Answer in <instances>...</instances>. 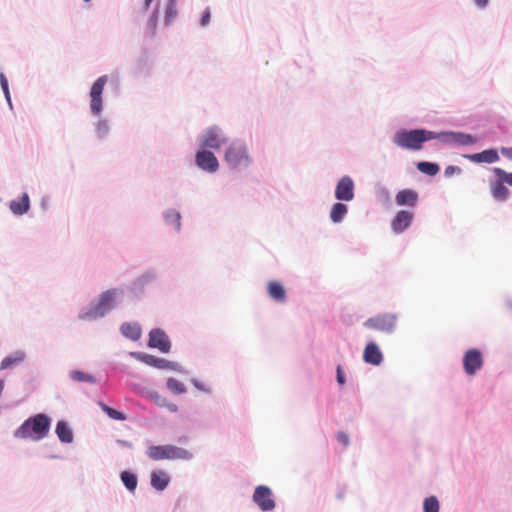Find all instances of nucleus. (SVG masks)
I'll return each mask as SVG.
<instances>
[{
    "label": "nucleus",
    "mask_w": 512,
    "mask_h": 512,
    "mask_svg": "<svg viewBox=\"0 0 512 512\" xmlns=\"http://www.w3.org/2000/svg\"><path fill=\"white\" fill-rule=\"evenodd\" d=\"M146 455L153 461H190L194 455L188 449L176 446L174 444H153L146 449Z\"/></svg>",
    "instance_id": "nucleus-6"
},
{
    "label": "nucleus",
    "mask_w": 512,
    "mask_h": 512,
    "mask_svg": "<svg viewBox=\"0 0 512 512\" xmlns=\"http://www.w3.org/2000/svg\"><path fill=\"white\" fill-rule=\"evenodd\" d=\"M497 128L502 132V133H507L508 132V125H507V120L505 118H500L498 121H497Z\"/></svg>",
    "instance_id": "nucleus-49"
},
{
    "label": "nucleus",
    "mask_w": 512,
    "mask_h": 512,
    "mask_svg": "<svg viewBox=\"0 0 512 512\" xmlns=\"http://www.w3.org/2000/svg\"><path fill=\"white\" fill-rule=\"evenodd\" d=\"M98 405L101 408V410L112 420L125 421L128 418V415L123 410L111 406L102 400L98 402Z\"/></svg>",
    "instance_id": "nucleus-35"
},
{
    "label": "nucleus",
    "mask_w": 512,
    "mask_h": 512,
    "mask_svg": "<svg viewBox=\"0 0 512 512\" xmlns=\"http://www.w3.org/2000/svg\"><path fill=\"white\" fill-rule=\"evenodd\" d=\"M362 360L364 363L375 367L384 362V354L376 341L370 340L365 344Z\"/></svg>",
    "instance_id": "nucleus-20"
},
{
    "label": "nucleus",
    "mask_w": 512,
    "mask_h": 512,
    "mask_svg": "<svg viewBox=\"0 0 512 512\" xmlns=\"http://www.w3.org/2000/svg\"><path fill=\"white\" fill-rule=\"evenodd\" d=\"M119 333L125 339L137 342L141 339L143 334L142 325L136 320L124 321L119 326Z\"/></svg>",
    "instance_id": "nucleus-24"
},
{
    "label": "nucleus",
    "mask_w": 512,
    "mask_h": 512,
    "mask_svg": "<svg viewBox=\"0 0 512 512\" xmlns=\"http://www.w3.org/2000/svg\"><path fill=\"white\" fill-rule=\"evenodd\" d=\"M68 375L75 383H88L91 385L99 384V380L94 374L80 368L71 369Z\"/></svg>",
    "instance_id": "nucleus-33"
},
{
    "label": "nucleus",
    "mask_w": 512,
    "mask_h": 512,
    "mask_svg": "<svg viewBox=\"0 0 512 512\" xmlns=\"http://www.w3.org/2000/svg\"><path fill=\"white\" fill-rule=\"evenodd\" d=\"M110 87L112 88L115 96H118L121 91V79L117 72L108 75V82Z\"/></svg>",
    "instance_id": "nucleus-42"
},
{
    "label": "nucleus",
    "mask_w": 512,
    "mask_h": 512,
    "mask_svg": "<svg viewBox=\"0 0 512 512\" xmlns=\"http://www.w3.org/2000/svg\"><path fill=\"white\" fill-rule=\"evenodd\" d=\"M164 225L173 229L176 233L182 231V214L176 208H167L162 211Z\"/></svg>",
    "instance_id": "nucleus-28"
},
{
    "label": "nucleus",
    "mask_w": 512,
    "mask_h": 512,
    "mask_svg": "<svg viewBox=\"0 0 512 512\" xmlns=\"http://www.w3.org/2000/svg\"><path fill=\"white\" fill-rule=\"evenodd\" d=\"M108 82V75L103 74L97 77L91 84L88 92L89 113L92 117L98 118L94 123L95 135L99 141L105 140L110 133V123L106 118H102L105 102L104 90Z\"/></svg>",
    "instance_id": "nucleus-3"
},
{
    "label": "nucleus",
    "mask_w": 512,
    "mask_h": 512,
    "mask_svg": "<svg viewBox=\"0 0 512 512\" xmlns=\"http://www.w3.org/2000/svg\"><path fill=\"white\" fill-rule=\"evenodd\" d=\"M269 298L276 303H286L288 296L284 284L279 280H269L266 285Z\"/></svg>",
    "instance_id": "nucleus-26"
},
{
    "label": "nucleus",
    "mask_w": 512,
    "mask_h": 512,
    "mask_svg": "<svg viewBox=\"0 0 512 512\" xmlns=\"http://www.w3.org/2000/svg\"><path fill=\"white\" fill-rule=\"evenodd\" d=\"M0 87L3 94L10 92L9 81L4 72H0Z\"/></svg>",
    "instance_id": "nucleus-47"
},
{
    "label": "nucleus",
    "mask_w": 512,
    "mask_h": 512,
    "mask_svg": "<svg viewBox=\"0 0 512 512\" xmlns=\"http://www.w3.org/2000/svg\"><path fill=\"white\" fill-rule=\"evenodd\" d=\"M344 496H345V491L343 489L339 490L337 493H336V498L338 500H343L344 499Z\"/></svg>",
    "instance_id": "nucleus-58"
},
{
    "label": "nucleus",
    "mask_w": 512,
    "mask_h": 512,
    "mask_svg": "<svg viewBox=\"0 0 512 512\" xmlns=\"http://www.w3.org/2000/svg\"><path fill=\"white\" fill-rule=\"evenodd\" d=\"M252 502L261 512H272L277 506L273 490L265 484L255 486L252 494Z\"/></svg>",
    "instance_id": "nucleus-13"
},
{
    "label": "nucleus",
    "mask_w": 512,
    "mask_h": 512,
    "mask_svg": "<svg viewBox=\"0 0 512 512\" xmlns=\"http://www.w3.org/2000/svg\"><path fill=\"white\" fill-rule=\"evenodd\" d=\"M155 0H143L142 1V5H141V8H140V12L142 14H145L147 13L150 9H151V6L153 4Z\"/></svg>",
    "instance_id": "nucleus-50"
},
{
    "label": "nucleus",
    "mask_w": 512,
    "mask_h": 512,
    "mask_svg": "<svg viewBox=\"0 0 512 512\" xmlns=\"http://www.w3.org/2000/svg\"><path fill=\"white\" fill-rule=\"evenodd\" d=\"M166 409H167L169 412H171V413H176V412H178L179 407H178V405H177L176 403H173V402H171V401H168V402H167Z\"/></svg>",
    "instance_id": "nucleus-54"
},
{
    "label": "nucleus",
    "mask_w": 512,
    "mask_h": 512,
    "mask_svg": "<svg viewBox=\"0 0 512 512\" xmlns=\"http://www.w3.org/2000/svg\"><path fill=\"white\" fill-rule=\"evenodd\" d=\"M198 427L207 428V427H208V425H206V424H204V423H199V424H198Z\"/></svg>",
    "instance_id": "nucleus-60"
},
{
    "label": "nucleus",
    "mask_w": 512,
    "mask_h": 512,
    "mask_svg": "<svg viewBox=\"0 0 512 512\" xmlns=\"http://www.w3.org/2000/svg\"><path fill=\"white\" fill-rule=\"evenodd\" d=\"M416 169L429 177H435L441 170V166L438 162L420 160L415 162Z\"/></svg>",
    "instance_id": "nucleus-34"
},
{
    "label": "nucleus",
    "mask_w": 512,
    "mask_h": 512,
    "mask_svg": "<svg viewBox=\"0 0 512 512\" xmlns=\"http://www.w3.org/2000/svg\"><path fill=\"white\" fill-rule=\"evenodd\" d=\"M4 98H5V101H6L7 105H8V107H9V109L11 111H13V102H12V98H11V93L10 92L5 93L4 94Z\"/></svg>",
    "instance_id": "nucleus-56"
},
{
    "label": "nucleus",
    "mask_w": 512,
    "mask_h": 512,
    "mask_svg": "<svg viewBox=\"0 0 512 512\" xmlns=\"http://www.w3.org/2000/svg\"><path fill=\"white\" fill-rule=\"evenodd\" d=\"M125 298V289L111 287L101 291L78 311L77 318L80 321H97L105 318L112 311L118 309Z\"/></svg>",
    "instance_id": "nucleus-2"
},
{
    "label": "nucleus",
    "mask_w": 512,
    "mask_h": 512,
    "mask_svg": "<svg viewBox=\"0 0 512 512\" xmlns=\"http://www.w3.org/2000/svg\"><path fill=\"white\" fill-rule=\"evenodd\" d=\"M146 346L162 354H169L173 344L168 333L163 328L153 327L148 332Z\"/></svg>",
    "instance_id": "nucleus-14"
},
{
    "label": "nucleus",
    "mask_w": 512,
    "mask_h": 512,
    "mask_svg": "<svg viewBox=\"0 0 512 512\" xmlns=\"http://www.w3.org/2000/svg\"><path fill=\"white\" fill-rule=\"evenodd\" d=\"M49 458L50 459H57V458H59V456L58 455H50Z\"/></svg>",
    "instance_id": "nucleus-61"
},
{
    "label": "nucleus",
    "mask_w": 512,
    "mask_h": 512,
    "mask_svg": "<svg viewBox=\"0 0 512 512\" xmlns=\"http://www.w3.org/2000/svg\"><path fill=\"white\" fill-rule=\"evenodd\" d=\"M346 201H337L333 203L329 211V219L333 224H340L346 218L349 207Z\"/></svg>",
    "instance_id": "nucleus-30"
},
{
    "label": "nucleus",
    "mask_w": 512,
    "mask_h": 512,
    "mask_svg": "<svg viewBox=\"0 0 512 512\" xmlns=\"http://www.w3.org/2000/svg\"><path fill=\"white\" fill-rule=\"evenodd\" d=\"M176 441L180 444H187L190 441V438L187 435H181L176 439Z\"/></svg>",
    "instance_id": "nucleus-57"
},
{
    "label": "nucleus",
    "mask_w": 512,
    "mask_h": 512,
    "mask_svg": "<svg viewBox=\"0 0 512 512\" xmlns=\"http://www.w3.org/2000/svg\"><path fill=\"white\" fill-rule=\"evenodd\" d=\"M177 3L166 2L164 6L163 24L165 27H170L174 20L178 17Z\"/></svg>",
    "instance_id": "nucleus-38"
},
{
    "label": "nucleus",
    "mask_w": 512,
    "mask_h": 512,
    "mask_svg": "<svg viewBox=\"0 0 512 512\" xmlns=\"http://www.w3.org/2000/svg\"><path fill=\"white\" fill-rule=\"evenodd\" d=\"M397 324V315L393 313H379L368 318L364 323V327L386 334L394 333Z\"/></svg>",
    "instance_id": "nucleus-15"
},
{
    "label": "nucleus",
    "mask_w": 512,
    "mask_h": 512,
    "mask_svg": "<svg viewBox=\"0 0 512 512\" xmlns=\"http://www.w3.org/2000/svg\"><path fill=\"white\" fill-rule=\"evenodd\" d=\"M491 171L496 177H502L503 181L510 187H512V172H508L500 167H492Z\"/></svg>",
    "instance_id": "nucleus-43"
},
{
    "label": "nucleus",
    "mask_w": 512,
    "mask_h": 512,
    "mask_svg": "<svg viewBox=\"0 0 512 512\" xmlns=\"http://www.w3.org/2000/svg\"><path fill=\"white\" fill-rule=\"evenodd\" d=\"M158 278V271L155 268L146 269L127 286L126 290L128 292L129 299L132 302L142 301L146 297L147 288L155 284Z\"/></svg>",
    "instance_id": "nucleus-7"
},
{
    "label": "nucleus",
    "mask_w": 512,
    "mask_h": 512,
    "mask_svg": "<svg viewBox=\"0 0 512 512\" xmlns=\"http://www.w3.org/2000/svg\"><path fill=\"white\" fill-rule=\"evenodd\" d=\"M231 139L219 125L205 128L197 139V145L216 152L227 146Z\"/></svg>",
    "instance_id": "nucleus-9"
},
{
    "label": "nucleus",
    "mask_w": 512,
    "mask_h": 512,
    "mask_svg": "<svg viewBox=\"0 0 512 512\" xmlns=\"http://www.w3.org/2000/svg\"><path fill=\"white\" fill-rule=\"evenodd\" d=\"M483 137L460 130H431L423 126L399 127L391 137V142L398 148L419 152L424 149L427 142L437 140L448 148L473 147Z\"/></svg>",
    "instance_id": "nucleus-1"
},
{
    "label": "nucleus",
    "mask_w": 512,
    "mask_h": 512,
    "mask_svg": "<svg viewBox=\"0 0 512 512\" xmlns=\"http://www.w3.org/2000/svg\"><path fill=\"white\" fill-rule=\"evenodd\" d=\"M26 359V353L23 350H16L6 355L0 362V371L13 369Z\"/></svg>",
    "instance_id": "nucleus-31"
},
{
    "label": "nucleus",
    "mask_w": 512,
    "mask_h": 512,
    "mask_svg": "<svg viewBox=\"0 0 512 512\" xmlns=\"http://www.w3.org/2000/svg\"><path fill=\"white\" fill-rule=\"evenodd\" d=\"M484 363V353L480 348L470 347L464 351L462 369L467 376H475L483 368Z\"/></svg>",
    "instance_id": "nucleus-12"
},
{
    "label": "nucleus",
    "mask_w": 512,
    "mask_h": 512,
    "mask_svg": "<svg viewBox=\"0 0 512 512\" xmlns=\"http://www.w3.org/2000/svg\"><path fill=\"white\" fill-rule=\"evenodd\" d=\"M335 374L337 385L340 389L344 388L347 384V375L343 364L338 363L336 365Z\"/></svg>",
    "instance_id": "nucleus-41"
},
{
    "label": "nucleus",
    "mask_w": 512,
    "mask_h": 512,
    "mask_svg": "<svg viewBox=\"0 0 512 512\" xmlns=\"http://www.w3.org/2000/svg\"><path fill=\"white\" fill-rule=\"evenodd\" d=\"M489 184L491 196L496 202H506L509 199L511 192L502 177L494 175V177L489 179Z\"/></svg>",
    "instance_id": "nucleus-22"
},
{
    "label": "nucleus",
    "mask_w": 512,
    "mask_h": 512,
    "mask_svg": "<svg viewBox=\"0 0 512 512\" xmlns=\"http://www.w3.org/2000/svg\"><path fill=\"white\" fill-rule=\"evenodd\" d=\"M415 213L409 209L398 210L390 221L391 230L395 235L406 232L413 224Z\"/></svg>",
    "instance_id": "nucleus-17"
},
{
    "label": "nucleus",
    "mask_w": 512,
    "mask_h": 512,
    "mask_svg": "<svg viewBox=\"0 0 512 512\" xmlns=\"http://www.w3.org/2000/svg\"><path fill=\"white\" fill-rule=\"evenodd\" d=\"M166 2H173V3H177L178 0H166Z\"/></svg>",
    "instance_id": "nucleus-62"
},
{
    "label": "nucleus",
    "mask_w": 512,
    "mask_h": 512,
    "mask_svg": "<svg viewBox=\"0 0 512 512\" xmlns=\"http://www.w3.org/2000/svg\"><path fill=\"white\" fill-rule=\"evenodd\" d=\"M211 17H212L211 9H210V7L207 6L204 8V10L200 14V17L198 20V25L201 28L207 27L211 22Z\"/></svg>",
    "instance_id": "nucleus-44"
},
{
    "label": "nucleus",
    "mask_w": 512,
    "mask_h": 512,
    "mask_svg": "<svg viewBox=\"0 0 512 512\" xmlns=\"http://www.w3.org/2000/svg\"><path fill=\"white\" fill-rule=\"evenodd\" d=\"M463 172L462 168L457 165H448L444 169V177L451 178L455 175H461Z\"/></svg>",
    "instance_id": "nucleus-45"
},
{
    "label": "nucleus",
    "mask_w": 512,
    "mask_h": 512,
    "mask_svg": "<svg viewBox=\"0 0 512 512\" xmlns=\"http://www.w3.org/2000/svg\"><path fill=\"white\" fill-rule=\"evenodd\" d=\"M440 501L436 495H429L423 499V512H440Z\"/></svg>",
    "instance_id": "nucleus-39"
},
{
    "label": "nucleus",
    "mask_w": 512,
    "mask_h": 512,
    "mask_svg": "<svg viewBox=\"0 0 512 512\" xmlns=\"http://www.w3.org/2000/svg\"><path fill=\"white\" fill-rule=\"evenodd\" d=\"M116 443L120 447H124V448H128V449H132L133 448V443L131 441H128V440H125V439H117Z\"/></svg>",
    "instance_id": "nucleus-52"
},
{
    "label": "nucleus",
    "mask_w": 512,
    "mask_h": 512,
    "mask_svg": "<svg viewBox=\"0 0 512 512\" xmlns=\"http://www.w3.org/2000/svg\"><path fill=\"white\" fill-rule=\"evenodd\" d=\"M103 371L110 378H120L126 371V365L115 361L106 362Z\"/></svg>",
    "instance_id": "nucleus-37"
},
{
    "label": "nucleus",
    "mask_w": 512,
    "mask_h": 512,
    "mask_svg": "<svg viewBox=\"0 0 512 512\" xmlns=\"http://www.w3.org/2000/svg\"><path fill=\"white\" fill-rule=\"evenodd\" d=\"M55 434L61 444L67 445L74 442V430L68 420L62 418L56 422Z\"/></svg>",
    "instance_id": "nucleus-27"
},
{
    "label": "nucleus",
    "mask_w": 512,
    "mask_h": 512,
    "mask_svg": "<svg viewBox=\"0 0 512 512\" xmlns=\"http://www.w3.org/2000/svg\"><path fill=\"white\" fill-rule=\"evenodd\" d=\"M499 152H500L504 157H506L507 159H509V160H511V161H512V146H510V147L502 146V147L499 149Z\"/></svg>",
    "instance_id": "nucleus-51"
},
{
    "label": "nucleus",
    "mask_w": 512,
    "mask_h": 512,
    "mask_svg": "<svg viewBox=\"0 0 512 512\" xmlns=\"http://www.w3.org/2000/svg\"><path fill=\"white\" fill-rule=\"evenodd\" d=\"M129 356L149 367L158 370H171L180 374H188V370L179 362L156 356L144 351H131Z\"/></svg>",
    "instance_id": "nucleus-8"
},
{
    "label": "nucleus",
    "mask_w": 512,
    "mask_h": 512,
    "mask_svg": "<svg viewBox=\"0 0 512 512\" xmlns=\"http://www.w3.org/2000/svg\"><path fill=\"white\" fill-rule=\"evenodd\" d=\"M377 195L379 198L381 199H384L386 202H389L390 201V192L389 190L382 186V187H379L378 191H377Z\"/></svg>",
    "instance_id": "nucleus-48"
},
{
    "label": "nucleus",
    "mask_w": 512,
    "mask_h": 512,
    "mask_svg": "<svg viewBox=\"0 0 512 512\" xmlns=\"http://www.w3.org/2000/svg\"><path fill=\"white\" fill-rule=\"evenodd\" d=\"M419 201V192L414 188H403L395 194V204L398 207H406L409 210H413L418 206Z\"/></svg>",
    "instance_id": "nucleus-19"
},
{
    "label": "nucleus",
    "mask_w": 512,
    "mask_h": 512,
    "mask_svg": "<svg viewBox=\"0 0 512 512\" xmlns=\"http://www.w3.org/2000/svg\"><path fill=\"white\" fill-rule=\"evenodd\" d=\"M356 185L354 179L350 175L341 176L334 188V198L337 201L351 202L355 198Z\"/></svg>",
    "instance_id": "nucleus-16"
},
{
    "label": "nucleus",
    "mask_w": 512,
    "mask_h": 512,
    "mask_svg": "<svg viewBox=\"0 0 512 512\" xmlns=\"http://www.w3.org/2000/svg\"><path fill=\"white\" fill-rule=\"evenodd\" d=\"M49 197L48 196H43L41 198V201H40V207L42 210H47L48 209V206H49Z\"/></svg>",
    "instance_id": "nucleus-55"
},
{
    "label": "nucleus",
    "mask_w": 512,
    "mask_h": 512,
    "mask_svg": "<svg viewBox=\"0 0 512 512\" xmlns=\"http://www.w3.org/2000/svg\"><path fill=\"white\" fill-rule=\"evenodd\" d=\"M474 5L479 9H485L488 7L490 0H472Z\"/></svg>",
    "instance_id": "nucleus-53"
},
{
    "label": "nucleus",
    "mask_w": 512,
    "mask_h": 512,
    "mask_svg": "<svg viewBox=\"0 0 512 512\" xmlns=\"http://www.w3.org/2000/svg\"><path fill=\"white\" fill-rule=\"evenodd\" d=\"M51 425L52 418L47 413H35L26 418L13 431V436L18 439L39 442L48 436Z\"/></svg>",
    "instance_id": "nucleus-4"
},
{
    "label": "nucleus",
    "mask_w": 512,
    "mask_h": 512,
    "mask_svg": "<svg viewBox=\"0 0 512 512\" xmlns=\"http://www.w3.org/2000/svg\"><path fill=\"white\" fill-rule=\"evenodd\" d=\"M165 387L176 396L184 395L188 391L187 386L182 381L172 376L166 378Z\"/></svg>",
    "instance_id": "nucleus-36"
},
{
    "label": "nucleus",
    "mask_w": 512,
    "mask_h": 512,
    "mask_svg": "<svg viewBox=\"0 0 512 512\" xmlns=\"http://www.w3.org/2000/svg\"><path fill=\"white\" fill-rule=\"evenodd\" d=\"M336 440L341 445L347 447L350 444V438L349 435L344 431H338L336 434Z\"/></svg>",
    "instance_id": "nucleus-46"
},
{
    "label": "nucleus",
    "mask_w": 512,
    "mask_h": 512,
    "mask_svg": "<svg viewBox=\"0 0 512 512\" xmlns=\"http://www.w3.org/2000/svg\"><path fill=\"white\" fill-rule=\"evenodd\" d=\"M136 391L142 398L153 402L157 407L166 408L169 400L161 396L158 391L141 385H137Z\"/></svg>",
    "instance_id": "nucleus-29"
},
{
    "label": "nucleus",
    "mask_w": 512,
    "mask_h": 512,
    "mask_svg": "<svg viewBox=\"0 0 512 512\" xmlns=\"http://www.w3.org/2000/svg\"><path fill=\"white\" fill-rule=\"evenodd\" d=\"M462 156L475 164H493L500 160L499 149L497 147H489L480 152L463 154Z\"/></svg>",
    "instance_id": "nucleus-21"
},
{
    "label": "nucleus",
    "mask_w": 512,
    "mask_h": 512,
    "mask_svg": "<svg viewBox=\"0 0 512 512\" xmlns=\"http://www.w3.org/2000/svg\"><path fill=\"white\" fill-rule=\"evenodd\" d=\"M155 68V57L149 47L142 45L140 53L134 61L131 68L133 78L137 80H147L153 75Z\"/></svg>",
    "instance_id": "nucleus-10"
},
{
    "label": "nucleus",
    "mask_w": 512,
    "mask_h": 512,
    "mask_svg": "<svg viewBox=\"0 0 512 512\" xmlns=\"http://www.w3.org/2000/svg\"><path fill=\"white\" fill-rule=\"evenodd\" d=\"M190 383L197 391H199L201 393L211 395L213 392L212 387L208 383H206L196 377L191 378Z\"/></svg>",
    "instance_id": "nucleus-40"
},
{
    "label": "nucleus",
    "mask_w": 512,
    "mask_h": 512,
    "mask_svg": "<svg viewBox=\"0 0 512 512\" xmlns=\"http://www.w3.org/2000/svg\"><path fill=\"white\" fill-rule=\"evenodd\" d=\"M119 476L126 490L134 494L139 482L138 473L133 469H124L120 472Z\"/></svg>",
    "instance_id": "nucleus-32"
},
{
    "label": "nucleus",
    "mask_w": 512,
    "mask_h": 512,
    "mask_svg": "<svg viewBox=\"0 0 512 512\" xmlns=\"http://www.w3.org/2000/svg\"><path fill=\"white\" fill-rule=\"evenodd\" d=\"M8 206L14 216L20 217L27 214L31 208L29 194L27 192H22L18 197L11 199Z\"/></svg>",
    "instance_id": "nucleus-25"
},
{
    "label": "nucleus",
    "mask_w": 512,
    "mask_h": 512,
    "mask_svg": "<svg viewBox=\"0 0 512 512\" xmlns=\"http://www.w3.org/2000/svg\"><path fill=\"white\" fill-rule=\"evenodd\" d=\"M216 151L209 150L196 145L193 164L202 172L215 174L220 169V162Z\"/></svg>",
    "instance_id": "nucleus-11"
},
{
    "label": "nucleus",
    "mask_w": 512,
    "mask_h": 512,
    "mask_svg": "<svg viewBox=\"0 0 512 512\" xmlns=\"http://www.w3.org/2000/svg\"><path fill=\"white\" fill-rule=\"evenodd\" d=\"M161 3L157 0L150 13L143 29V41L152 42L157 36L158 25L160 20Z\"/></svg>",
    "instance_id": "nucleus-18"
},
{
    "label": "nucleus",
    "mask_w": 512,
    "mask_h": 512,
    "mask_svg": "<svg viewBox=\"0 0 512 512\" xmlns=\"http://www.w3.org/2000/svg\"><path fill=\"white\" fill-rule=\"evenodd\" d=\"M92 0H83L84 3H90Z\"/></svg>",
    "instance_id": "nucleus-63"
},
{
    "label": "nucleus",
    "mask_w": 512,
    "mask_h": 512,
    "mask_svg": "<svg viewBox=\"0 0 512 512\" xmlns=\"http://www.w3.org/2000/svg\"><path fill=\"white\" fill-rule=\"evenodd\" d=\"M150 486L157 492H163L166 490L172 480V476L169 472L163 469H153L150 472Z\"/></svg>",
    "instance_id": "nucleus-23"
},
{
    "label": "nucleus",
    "mask_w": 512,
    "mask_h": 512,
    "mask_svg": "<svg viewBox=\"0 0 512 512\" xmlns=\"http://www.w3.org/2000/svg\"><path fill=\"white\" fill-rule=\"evenodd\" d=\"M223 161L227 168L233 172H241L253 164L248 145L240 138H234L225 147Z\"/></svg>",
    "instance_id": "nucleus-5"
},
{
    "label": "nucleus",
    "mask_w": 512,
    "mask_h": 512,
    "mask_svg": "<svg viewBox=\"0 0 512 512\" xmlns=\"http://www.w3.org/2000/svg\"><path fill=\"white\" fill-rule=\"evenodd\" d=\"M506 305H507V307H508L509 309H511V310H512V299H510V298H509V299H507V300H506Z\"/></svg>",
    "instance_id": "nucleus-59"
}]
</instances>
